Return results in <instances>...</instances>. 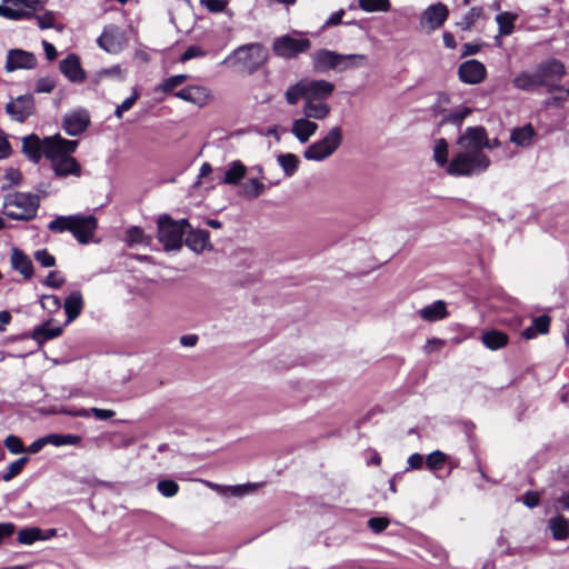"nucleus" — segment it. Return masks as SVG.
I'll list each match as a JSON object with an SVG mask.
<instances>
[{"instance_id": "1", "label": "nucleus", "mask_w": 569, "mask_h": 569, "mask_svg": "<svg viewBox=\"0 0 569 569\" xmlns=\"http://www.w3.org/2000/svg\"><path fill=\"white\" fill-rule=\"evenodd\" d=\"M78 141L67 140L60 134L38 139V158L40 153L50 160L54 174L59 178L68 176L80 177L82 169L72 153L77 150Z\"/></svg>"}, {"instance_id": "2", "label": "nucleus", "mask_w": 569, "mask_h": 569, "mask_svg": "<svg viewBox=\"0 0 569 569\" xmlns=\"http://www.w3.org/2000/svg\"><path fill=\"white\" fill-rule=\"evenodd\" d=\"M466 131L458 138L459 151L447 166V173L455 177H470L485 172L490 166V159L480 151L475 141H465Z\"/></svg>"}, {"instance_id": "3", "label": "nucleus", "mask_w": 569, "mask_h": 569, "mask_svg": "<svg viewBox=\"0 0 569 569\" xmlns=\"http://www.w3.org/2000/svg\"><path fill=\"white\" fill-rule=\"evenodd\" d=\"M97 228V218L92 214L83 213L57 216L48 224V229L52 232H71L76 240L81 244H88L92 241Z\"/></svg>"}, {"instance_id": "4", "label": "nucleus", "mask_w": 569, "mask_h": 569, "mask_svg": "<svg viewBox=\"0 0 569 569\" xmlns=\"http://www.w3.org/2000/svg\"><path fill=\"white\" fill-rule=\"evenodd\" d=\"M189 228L188 219L173 220L169 214H161L157 220V239L166 251L179 250Z\"/></svg>"}, {"instance_id": "5", "label": "nucleus", "mask_w": 569, "mask_h": 569, "mask_svg": "<svg viewBox=\"0 0 569 569\" xmlns=\"http://www.w3.org/2000/svg\"><path fill=\"white\" fill-rule=\"evenodd\" d=\"M267 48L258 42L247 43L238 47L228 56L222 63L233 61L240 64L248 73H253L260 69L268 60Z\"/></svg>"}, {"instance_id": "6", "label": "nucleus", "mask_w": 569, "mask_h": 569, "mask_svg": "<svg viewBox=\"0 0 569 569\" xmlns=\"http://www.w3.org/2000/svg\"><path fill=\"white\" fill-rule=\"evenodd\" d=\"M40 305L42 310L48 312V319L41 326H38V345L59 337L63 328L61 322L54 318V315H62L60 299L54 295H42Z\"/></svg>"}, {"instance_id": "7", "label": "nucleus", "mask_w": 569, "mask_h": 569, "mask_svg": "<svg viewBox=\"0 0 569 569\" xmlns=\"http://www.w3.org/2000/svg\"><path fill=\"white\" fill-rule=\"evenodd\" d=\"M342 139V129L338 126L333 127L322 139L311 143L303 151V157L309 161H323L340 148Z\"/></svg>"}, {"instance_id": "8", "label": "nucleus", "mask_w": 569, "mask_h": 569, "mask_svg": "<svg viewBox=\"0 0 569 569\" xmlns=\"http://www.w3.org/2000/svg\"><path fill=\"white\" fill-rule=\"evenodd\" d=\"M7 217L14 220H29L36 216L34 197L30 193L17 192L9 194L3 203Z\"/></svg>"}, {"instance_id": "9", "label": "nucleus", "mask_w": 569, "mask_h": 569, "mask_svg": "<svg viewBox=\"0 0 569 569\" xmlns=\"http://www.w3.org/2000/svg\"><path fill=\"white\" fill-rule=\"evenodd\" d=\"M541 86L547 88L549 93L565 90L559 81L566 74L565 64L555 58L541 61L536 67Z\"/></svg>"}, {"instance_id": "10", "label": "nucleus", "mask_w": 569, "mask_h": 569, "mask_svg": "<svg viewBox=\"0 0 569 569\" xmlns=\"http://www.w3.org/2000/svg\"><path fill=\"white\" fill-rule=\"evenodd\" d=\"M311 42L307 38H293L289 34L278 37L272 42V50L277 57L283 59L296 58L299 53L310 49Z\"/></svg>"}, {"instance_id": "11", "label": "nucleus", "mask_w": 569, "mask_h": 569, "mask_svg": "<svg viewBox=\"0 0 569 569\" xmlns=\"http://www.w3.org/2000/svg\"><path fill=\"white\" fill-rule=\"evenodd\" d=\"M449 16L448 7L441 2H437L427 7L420 18L421 28L428 32L439 29Z\"/></svg>"}, {"instance_id": "12", "label": "nucleus", "mask_w": 569, "mask_h": 569, "mask_svg": "<svg viewBox=\"0 0 569 569\" xmlns=\"http://www.w3.org/2000/svg\"><path fill=\"white\" fill-rule=\"evenodd\" d=\"M32 94H24L16 98L6 106V111L16 121L23 122L34 111Z\"/></svg>"}, {"instance_id": "13", "label": "nucleus", "mask_w": 569, "mask_h": 569, "mask_svg": "<svg viewBox=\"0 0 569 569\" xmlns=\"http://www.w3.org/2000/svg\"><path fill=\"white\" fill-rule=\"evenodd\" d=\"M486 67L482 62L471 59L459 66V79L468 84H478L486 78Z\"/></svg>"}, {"instance_id": "14", "label": "nucleus", "mask_w": 569, "mask_h": 569, "mask_svg": "<svg viewBox=\"0 0 569 569\" xmlns=\"http://www.w3.org/2000/svg\"><path fill=\"white\" fill-rule=\"evenodd\" d=\"M100 48L109 53H118L124 43L122 31L116 26H108L97 40Z\"/></svg>"}, {"instance_id": "15", "label": "nucleus", "mask_w": 569, "mask_h": 569, "mask_svg": "<svg viewBox=\"0 0 569 569\" xmlns=\"http://www.w3.org/2000/svg\"><path fill=\"white\" fill-rule=\"evenodd\" d=\"M36 66V57L32 52L21 49H11L7 53L4 69L12 72L20 69H32Z\"/></svg>"}, {"instance_id": "16", "label": "nucleus", "mask_w": 569, "mask_h": 569, "mask_svg": "<svg viewBox=\"0 0 569 569\" xmlns=\"http://www.w3.org/2000/svg\"><path fill=\"white\" fill-rule=\"evenodd\" d=\"M174 97L196 104L198 107H203L210 100V91L201 86H189L177 92H174Z\"/></svg>"}, {"instance_id": "17", "label": "nucleus", "mask_w": 569, "mask_h": 569, "mask_svg": "<svg viewBox=\"0 0 569 569\" xmlns=\"http://www.w3.org/2000/svg\"><path fill=\"white\" fill-rule=\"evenodd\" d=\"M62 126L69 136H78L89 126V117L84 111H76L64 117Z\"/></svg>"}, {"instance_id": "18", "label": "nucleus", "mask_w": 569, "mask_h": 569, "mask_svg": "<svg viewBox=\"0 0 569 569\" xmlns=\"http://www.w3.org/2000/svg\"><path fill=\"white\" fill-rule=\"evenodd\" d=\"M308 100L323 101L335 91V84L327 80L307 79Z\"/></svg>"}, {"instance_id": "19", "label": "nucleus", "mask_w": 569, "mask_h": 569, "mask_svg": "<svg viewBox=\"0 0 569 569\" xmlns=\"http://www.w3.org/2000/svg\"><path fill=\"white\" fill-rule=\"evenodd\" d=\"M472 139L480 151L486 149H495L500 146V142L497 138L490 140L487 136V131L483 127H469L466 129V138L465 141H469Z\"/></svg>"}, {"instance_id": "20", "label": "nucleus", "mask_w": 569, "mask_h": 569, "mask_svg": "<svg viewBox=\"0 0 569 569\" xmlns=\"http://www.w3.org/2000/svg\"><path fill=\"white\" fill-rule=\"evenodd\" d=\"M60 71L72 82H82L86 78L84 71L80 66V61L76 54H69L60 61Z\"/></svg>"}, {"instance_id": "21", "label": "nucleus", "mask_w": 569, "mask_h": 569, "mask_svg": "<svg viewBox=\"0 0 569 569\" xmlns=\"http://www.w3.org/2000/svg\"><path fill=\"white\" fill-rule=\"evenodd\" d=\"M186 246L196 253H201L206 249H211L210 233L203 229L187 231Z\"/></svg>"}, {"instance_id": "22", "label": "nucleus", "mask_w": 569, "mask_h": 569, "mask_svg": "<svg viewBox=\"0 0 569 569\" xmlns=\"http://www.w3.org/2000/svg\"><path fill=\"white\" fill-rule=\"evenodd\" d=\"M318 124L306 117L293 120L291 133L299 142L306 143L317 132Z\"/></svg>"}, {"instance_id": "23", "label": "nucleus", "mask_w": 569, "mask_h": 569, "mask_svg": "<svg viewBox=\"0 0 569 569\" xmlns=\"http://www.w3.org/2000/svg\"><path fill=\"white\" fill-rule=\"evenodd\" d=\"M417 313L425 321L436 322L448 317L447 303L443 300H437L419 309Z\"/></svg>"}, {"instance_id": "24", "label": "nucleus", "mask_w": 569, "mask_h": 569, "mask_svg": "<svg viewBox=\"0 0 569 569\" xmlns=\"http://www.w3.org/2000/svg\"><path fill=\"white\" fill-rule=\"evenodd\" d=\"M64 315L67 320L63 325L72 322L83 309V299L80 291H72L64 300Z\"/></svg>"}, {"instance_id": "25", "label": "nucleus", "mask_w": 569, "mask_h": 569, "mask_svg": "<svg viewBox=\"0 0 569 569\" xmlns=\"http://www.w3.org/2000/svg\"><path fill=\"white\" fill-rule=\"evenodd\" d=\"M330 106L323 101L307 100L303 103V116L307 119L323 120L330 113Z\"/></svg>"}, {"instance_id": "26", "label": "nucleus", "mask_w": 569, "mask_h": 569, "mask_svg": "<svg viewBox=\"0 0 569 569\" xmlns=\"http://www.w3.org/2000/svg\"><path fill=\"white\" fill-rule=\"evenodd\" d=\"M313 60L316 68L339 71L340 53L330 50H319L315 53Z\"/></svg>"}, {"instance_id": "27", "label": "nucleus", "mask_w": 569, "mask_h": 569, "mask_svg": "<svg viewBox=\"0 0 569 569\" xmlns=\"http://www.w3.org/2000/svg\"><path fill=\"white\" fill-rule=\"evenodd\" d=\"M515 88L523 91H531L535 88L542 87L537 70L533 72L522 71L512 80Z\"/></svg>"}, {"instance_id": "28", "label": "nucleus", "mask_w": 569, "mask_h": 569, "mask_svg": "<svg viewBox=\"0 0 569 569\" xmlns=\"http://www.w3.org/2000/svg\"><path fill=\"white\" fill-rule=\"evenodd\" d=\"M11 264L14 270L19 271L24 278H30L33 273L31 260L19 249H12Z\"/></svg>"}, {"instance_id": "29", "label": "nucleus", "mask_w": 569, "mask_h": 569, "mask_svg": "<svg viewBox=\"0 0 569 569\" xmlns=\"http://www.w3.org/2000/svg\"><path fill=\"white\" fill-rule=\"evenodd\" d=\"M81 441V437L77 435H50L48 437H43L38 439V450H40L44 445H53L56 447L60 446H77Z\"/></svg>"}, {"instance_id": "30", "label": "nucleus", "mask_w": 569, "mask_h": 569, "mask_svg": "<svg viewBox=\"0 0 569 569\" xmlns=\"http://www.w3.org/2000/svg\"><path fill=\"white\" fill-rule=\"evenodd\" d=\"M211 488L217 490L219 493L223 496H233V497H242L253 492L259 485L257 483H244L237 486H220L214 483H209Z\"/></svg>"}, {"instance_id": "31", "label": "nucleus", "mask_w": 569, "mask_h": 569, "mask_svg": "<svg viewBox=\"0 0 569 569\" xmlns=\"http://www.w3.org/2000/svg\"><path fill=\"white\" fill-rule=\"evenodd\" d=\"M536 131L531 123L515 128L510 136V141L519 147H528L531 144Z\"/></svg>"}, {"instance_id": "32", "label": "nucleus", "mask_w": 569, "mask_h": 569, "mask_svg": "<svg viewBox=\"0 0 569 569\" xmlns=\"http://www.w3.org/2000/svg\"><path fill=\"white\" fill-rule=\"evenodd\" d=\"M550 317L547 315L539 316L532 320V325L523 330L522 337L533 339L538 333L545 335L549 331Z\"/></svg>"}, {"instance_id": "33", "label": "nucleus", "mask_w": 569, "mask_h": 569, "mask_svg": "<svg viewBox=\"0 0 569 569\" xmlns=\"http://www.w3.org/2000/svg\"><path fill=\"white\" fill-rule=\"evenodd\" d=\"M307 90V79H302L287 89L284 93L286 101L290 106L297 104L300 99L306 102L308 100Z\"/></svg>"}, {"instance_id": "34", "label": "nucleus", "mask_w": 569, "mask_h": 569, "mask_svg": "<svg viewBox=\"0 0 569 569\" xmlns=\"http://www.w3.org/2000/svg\"><path fill=\"white\" fill-rule=\"evenodd\" d=\"M482 343L490 350H498L508 343V336L498 330L485 332L481 337Z\"/></svg>"}, {"instance_id": "35", "label": "nucleus", "mask_w": 569, "mask_h": 569, "mask_svg": "<svg viewBox=\"0 0 569 569\" xmlns=\"http://www.w3.org/2000/svg\"><path fill=\"white\" fill-rule=\"evenodd\" d=\"M548 528L556 540H563L569 536V522L562 516L551 518Z\"/></svg>"}, {"instance_id": "36", "label": "nucleus", "mask_w": 569, "mask_h": 569, "mask_svg": "<svg viewBox=\"0 0 569 569\" xmlns=\"http://www.w3.org/2000/svg\"><path fill=\"white\" fill-rule=\"evenodd\" d=\"M246 172L247 168L242 162L232 161L224 173L223 182L227 184H238L246 176Z\"/></svg>"}, {"instance_id": "37", "label": "nucleus", "mask_w": 569, "mask_h": 569, "mask_svg": "<svg viewBox=\"0 0 569 569\" xmlns=\"http://www.w3.org/2000/svg\"><path fill=\"white\" fill-rule=\"evenodd\" d=\"M518 16L516 13H511L509 11L501 12L496 16V22L499 27L500 36H509L513 32L515 21Z\"/></svg>"}, {"instance_id": "38", "label": "nucleus", "mask_w": 569, "mask_h": 569, "mask_svg": "<svg viewBox=\"0 0 569 569\" xmlns=\"http://www.w3.org/2000/svg\"><path fill=\"white\" fill-rule=\"evenodd\" d=\"M277 160L286 177H292L300 163L299 158L293 153H281L278 156Z\"/></svg>"}, {"instance_id": "39", "label": "nucleus", "mask_w": 569, "mask_h": 569, "mask_svg": "<svg viewBox=\"0 0 569 569\" xmlns=\"http://www.w3.org/2000/svg\"><path fill=\"white\" fill-rule=\"evenodd\" d=\"M264 191V184L258 179H249L241 184V196L248 199H256Z\"/></svg>"}, {"instance_id": "40", "label": "nucleus", "mask_w": 569, "mask_h": 569, "mask_svg": "<svg viewBox=\"0 0 569 569\" xmlns=\"http://www.w3.org/2000/svg\"><path fill=\"white\" fill-rule=\"evenodd\" d=\"M367 62V56L365 54H340L339 71L347 69L359 68L365 66Z\"/></svg>"}, {"instance_id": "41", "label": "nucleus", "mask_w": 569, "mask_h": 569, "mask_svg": "<svg viewBox=\"0 0 569 569\" xmlns=\"http://www.w3.org/2000/svg\"><path fill=\"white\" fill-rule=\"evenodd\" d=\"M19 10V19L30 18L36 11V0H3Z\"/></svg>"}, {"instance_id": "42", "label": "nucleus", "mask_w": 569, "mask_h": 569, "mask_svg": "<svg viewBox=\"0 0 569 569\" xmlns=\"http://www.w3.org/2000/svg\"><path fill=\"white\" fill-rule=\"evenodd\" d=\"M358 3L365 12H387L391 7L389 0H358Z\"/></svg>"}, {"instance_id": "43", "label": "nucleus", "mask_w": 569, "mask_h": 569, "mask_svg": "<svg viewBox=\"0 0 569 569\" xmlns=\"http://www.w3.org/2000/svg\"><path fill=\"white\" fill-rule=\"evenodd\" d=\"M472 112L471 108L466 106H460L453 109L451 112L446 114L442 119V122L452 123L457 127H460L463 120Z\"/></svg>"}, {"instance_id": "44", "label": "nucleus", "mask_w": 569, "mask_h": 569, "mask_svg": "<svg viewBox=\"0 0 569 569\" xmlns=\"http://www.w3.org/2000/svg\"><path fill=\"white\" fill-rule=\"evenodd\" d=\"M447 459L448 456L445 452L440 450L432 451L426 458L427 468L431 471H438L443 468Z\"/></svg>"}, {"instance_id": "45", "label": "nucleus", "mask_w": 569, "mask_h": 569, "mask_svg": "<svg viewBox=\"0 0 569 569\" xmlns=\"http://www.w3.org/2000/svg\"><path fill=\"white\" fill-rule=\"evenodd\" d=\"M433 159L440 167L448 164V142L446 139L440 138L436 141L433 148Z\"/></svg>"}, {"instance_id": "46", "label": "nucleus", "mask_w": 569, "mask_h": 569, "mask_svg": "<svg viewBox=\"0 0 569 569\" xmlns=\"http://www.w3.org/2000/svg\"><path fill=\"white\" fill-rule=\"evenodd\" d=\"M187 79H188L187 74L172 76V77L163 80V82L158 86L157 90L162 91V92H171L174 88L182 84Z\"/></svg>"}, {"instance_id": "47", "label": "nucleus", "mask_w": 569, "mask_h": 569, "mask_svg": "<svg viewBox=\"0 0 569 569\" xmlns=\"http://www.w3.org/2000/svg\"><path fill=\"white\" fill-rule=\"evenodd\" d=\"M482 9L473 7L471 8L465 17L457 23L462 30H469L476 22V20L481 16Z\"/></svg>"}, {"instance_id": "48", "label": "nucleus", "mask_w": 569, "mask_h": 569, "mask_svg": "<svg viewBox=\"0 0 569 569\" xmlns=\"http://www.w3.org/2000/svg\"><path fill=\"white\" fill-rule=\"evenodd\" d=\"M157 489L162 496L171 498L178 493L179 486L173 480L164 479L157 483Z\"/></svg>"}, {"instance_id": "49", "label": "nucleus", "mask_w": 569, "mask_h": 569, "mask_svg": "<svg viewBox=\"0 0 569 569\" xmlns=\"http://www.w3.org/2000/svg\"><path fill=\"white\" fill-rule=\"evenodd\" d=\"M97 77L99 79L109 77L122 81L126 78V71L121 68L120 64H116L110 68L101 69L98 71Z\"/></svg>"}, {"instance_id": "50", "label": "nucleus", "mask_w": 569, "mask_h": 569, "mask_svg": "<svg viewBox=\"0 0 569 569\" xmlns=\"http://www.w3.org/2000/svg\"><path fill=\"white\" fill-rule=\"evenodd\" d=\"M90 412H92V415L98 420H108L116 415L113 410L100 409V408H91L90 410L82 409V410L76 412L74 415L80 416V417H89Z\"/></svg>"}, {"instance_id": "51", "label": "nucleus", "mask_w": 569, "mask_h": 569, "mask_svg": "<svg viewBox=\"0 0 569 569\" xmlns=\"http://www.w3.org/2000/svg\"><path fill=\"white\" fill-rule=\"evenodd\" d=\"M146 240L144 232L139 227H131L126 232V242L128 246L141 244Z\"/></svg>"}, {"instance_id": "52", "label": "nucleus", "mask_w": 569, "mask_h": 569, "mask_svg": "<svg viewBox=\"0 0 569 569\" xmlns=\"http://www.w3.org/2000/svg\"><path fill=\"white\" fill-rule=\"evenodd\" d=\"M27 463V458H19L18 460L13 461L9 465L6 472L2 473L1 478L4 481H10L12 478H14L17 475L21 472L24 465Z\"/></svg>"}, {"instance_id": "53", "label": "nucleus", "mask_w": 569, "mask_h": 569, "mask_svg": "<svg viewBox=\"0 0 569 569\" xmlns=\"http://www.w3.org/2000/svg\"><path fill=\"white\" fill-rule=\"evenodd\" d=\"M139 99V93L134 89L132 94L127 98L121 104H119L114 111V114L118 119H121L123 117V112L130 110L136 101Z\"/></svg>"}, {"instance_id": "54", "label": "nucleus", "mask_w": 569, "mask_h": 569, "mask_svg": "<svg viewBox=\"0 0 569 569\" xmlns=\"http://www.w3.org/2000/svg\"><path fill=\"white\" fill-rule=\"evenodd\" d=\"M64 281V277L61 274V272L53 270L49 272L42 283L47 287L57 289L60 288Z\"/></svg>"}, {"instance_id": "55", "label": "nucleus", "mask_w": 569, "mask_h": 569, "mask_svg": "<svg viewBox=\"0 0 569 569\" xmlns=\"http://www.w3.org/2000/svg\"><path fill=\"white\" fill-rule=\"evenodd\" d=\"M206 54H207V51L203 50L201 47L190 46L189 48H187V50L181 56L180 61L186 62V61H189L194 58L204 57Z\"/></svg>"}, {"instance_id": "56", "label": "nucleus", "mask_w": 569, "mask_h": 569, "mask_svg": "<svg viewBox=\"0 0 569 569\" xmlns=\"http://www.w3.org/2000/svg\"><path fill=\"white\" fill-rule=\"evenodd\" d=\"M22 149L30 160L36 161V134L23 139Z\"/></svg>"}, {"instance_id": "57", "label": "nucleus", "mask_w": 569, "mask_h": 569, "mask_svg": "<svg viewBox=\"0 0 569 569\" xmlns=\"http://www.w3.org/2000/svg\"><path fill=\"white\" fill-rule=\"evenodd\" d=\"M389 525V519L385 517H373L368 520V527L376 533L383 531Z\"/></svg>"}, {"instance_id": "58", "label": "nucleus", "mask_w": 569, "mask_h": 569, "mask_svg": "<svg viewBox=\"0 0 569 569\" xmlns=\"http://www.w3.org/2000/svg\"><path fill=\"white\" fill-rule=\"evenodd\" d=\"M200 3L213 13L222 12L227 7V1L224 0H200Z\"/></svg>"}, {"instance_id": "59", "label": "nucleus", "mask_w": 569, "mask_h": 569, "mask_svg": "<svg viewBox=\"0 0 569 569\" xmlns=\"http://www.w3.org/2000/svg\"><path fill=\"white\" fill-rule=\"evenodd\" d=\"M4 446L11 453L14 455L20 453L23 450L21 440L16 436L7 437L4 440Z\"/></svg>"}, {"instance_id": "60", "label": "nucleus", "mask_w": 569, "mask_h": 569, "mask_svg": "<svg viewBox=\"0 0 569 569\" xmlns=\"http://www.w3.org/2000/svg\"><path fill=\"white\" fill-rule=\"evenodd\" d=\"M18 541L22 545H31L36 541V528L22 529L18 533Z\"/></svg>"}, {"instance_id": "61", "label": "nucleus", "mask_w": 569, "mask_h": 569, "mask_svg": "<svg viewBox=\"0 0 569 569\" xmlns=\"http://www.w3.org/2000/svg\"><path fill=\"white\" fill-rule=\"evenodd\" d=\"M56 17L53 12L47 11L42 16H38V28H54Z\"/></svg>"}, {"instance_id": "62", "label": "nucleus", "mask_w": 569, "mask_h": 569, "mask_svg": "<svg viewBox=\"0 0 569 569\" xmlns=\"http://www.w3.org/2000/svg\"><path fill=\"white\" fill-rule=\"evenodd\" d=\"M38 263L44 268H51L56 264V258L47 250L38 251Z\"/></svg>"}, {"instance_id": "63", "label": "nucleus", "mask_w": 569, "mask_h": 569, "mask_svg": "<svg viewBox=\"0 0 569 569\" xmlns=\"http://www.w3.org/2000/svg\"><path fill=\"white\" fill-rule=\"evenodd\" d=\"M19 14H20L19 10L17 8L10 6V3L3 2V4H0V16L1 17L18 20Z\"/></svg>"}, {"instance_id": "64", "label": "nucleus", "mask_w": 569, "mask_h": 569, "mask_svg": "<svg viewBox=\"0 0 569 569\" xmlns=\"http://www.w3.org/2000/svg\"><path fill=\"white\" fill-rule=\"evenodd\" d=\"M408 468L409 469H420L423 465V457L420 453H412L409 456L408 460Z\"/></svg>"}]
</instances>
